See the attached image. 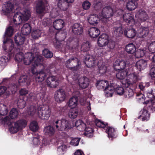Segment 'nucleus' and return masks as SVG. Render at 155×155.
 I'll return each mask as SVG.
<instances>
[{
	"instance_id": "f257e3e1",
	"label": "nucleus",
	"mask_w": 155,
	"mask_h": 155,
	"mask_svg": "<svg viewBox=\"0 0 155 155\" xmlns=\"http://www.w3.org/2000/svg\"><path fill=\"white\" fill-rule=\"evenodd\" d=\"M23 62L24 64L26 65H29L31 63L32 64L33 67L31 68V71L32 73L35 72L34 71V68L36 67L40 66L43 67L42 64L41 57L40 55L35 56V55L31 52L25 53L24 55Z\"/></svg>"
},
{
	"instance_id": "f03ea898",
	"label": "nucleus",
	"mask_w": 155,
	"mask_h": 155,
	"mask_svg": "<svg viewBox=\"0 0 155 155\" xmlns=\"http://www.w3.org/2000/svg\"><path fill=\"white\" fill-rule=\"evenodd\" d=\"M30 16V12L27 10L24 11L22 13L17 12L14 16L13 22L16 25H20L23 21H27Z\"/></svg>"
},
{
	"instance_id": "7ed1b4c3",
	"label": "nucleus",
	"mask_w": 155,
	"mask_h": 155,
	"mask_svg": "<svg viewBox=\"0 0 155 155\" xmlns=\"http://www.w3.org/2000/svg\"><path fill=\"white\" fill-rule=\"evenodd\" d=\"M80 62L76 58H72L65 62L66 67L71 70L77 71L79 68Z\"/></svg>"
},
{
	"instance_id": "20e7f679",
	"label": "nucleus",
	"mask_w": 155,
	"mask_h": 155,
	"mask_svg": "<svg viewBox=\"0 0 155 155\" xmlns=\"http://www.w3.org/2000/svg\"><path fill=\"white\" fill-rule=\"evenodd\" d=\"M114 11L113 8L110 6H108L104 8L102 10V15L103 18L102 19V21L104 23L107 22L108 18L113 16Z\"/></svg>"
},
{
	"instance_id": "39448f33",
	"label": "nucleus",
	"mask_w": 155,
	"mask_h": 155,
	"mask_svg": "<svg viewBox=\"0 0 155 155\" xmlns=\"http://www.w3.org/2000/svg\"><path fill=\"white\" fill-rule=\"evenodd\" d=\"M127 77L128 79L125 83V85L127 87L136 83L138 81L139 76L138 74L134 72Z\"/></svg>"
},
{
	"instance_id": "423d86ee",
	"label": "nucleus",
	"mask_w": 155,
	"mask_h": 155,
	"mask_svg": "<svg viewBox=\"0 0 155 155\" xmlns=\"http://www.w3.org/2000/svg\"><path fill=\"white\" fill-rule=\"evenodd\" d=\"M108 36L105 34H103L99 37L97 40L98 45L101 47L106 46L108 43Z\"/></svg>"
},
{
	"instance_id": "0eeeda50",
	"label": "nucleus",
	"mask_w": 155,
	"mask_h": 155,
	"mask_svg": "<svg viewBox=\"0 0 155 155\" xmlns=\"http://www.w3.org/2000/svg\"><path fill=\"white\" fill-rule=\"evenodd\" d=\"M54 98L55 101L58 102L64 101L66 98L65 92L62 89L57 90L55 94Z\"/></svg>"
},
{
	"instance_id": "6e6552de",
	"label": "nucleus",
	"mask_w": 155,
	"mask_h": 155,
	"mask_svg": "<svg viewBox=\"0 0 155 155\" xmlns=\"http://www.w3.org/2000/svg\"><path fill=\"white\" fill-rule=\"evenodd\" d=\"M4 14L6 15H10L15 12L13 5L10 2L5 4L2 9Z\"/></svg>"
},
{
	"instance_id": "1a4fd4ad",
	"label": "nucleus",
	"mask_w": 155,
	"mask_h": 155,
	"mask_svg": "<svg viewBox=\"0 0 155 155\" xmlns=\"http://www.w3.org/2000/svg\"><path fill=\"white\" fill-rule=\"evenodd\" d=\"M135 17L141 22L146 21L148 16L146 12L142 10H139L136 13Z\"/></svg>"
},
{
	"instance_id": "9d476101",
	"label": "nucleus",
	"mask_w": 155,
	"mask_h": 155,
	"mask_svg": "<svg viewBox=\"0 0 155 155\" xmlns=\"http://www.w3.org/2000/svg\"><path fill=\"white\" fill-rule=\"evenodd\" d=\"M57 5L58 8L63 11H66L71 5L65 0H58Z\"/></svg>"
},
{
	"instance_id": "9b49d317",
	"label": "nucleus",
	"mask_w": 155,
	"mask_h": 155,
	"mask_svg": "<svg viewBox=\"0 0 155 155\" xmlns=\"http://www.w3.org/2000/svg\"><path fill=\"white\" fill-rule=\"evenodd\" d=\"M78 82L80 87L84 89L88 86L89 80L88 78L83 77L79 79Z\"/></svg>"
},
{
	"instance_id": "f8f14e48",
	"label": "nucleus",
	"mask_w": 155,
	"mask_h": 155,
	"mask_svg": "<svg viewBox=\"0 0 155 155\" xmlns=\"http://www.w3.org/2000/svg\"><path fill=\"white\" fill-rule=\"evenodd\" d=\"M136 33V31L132 28H126L124 30V34L126 37L131 38L135 37Z\"/></svg>"
},
{
	"instance_id": "ddd939ff",
	"label": "nucleus",
	"mask_w": 155,
	"mask_h": 155,
	"mask_svg": "<svg viewBox=\"0 0 155 155\" xmlns=\"http://www.w3.org/2000/svg\"><path fill=\"white\" fill-rule=\"evenodd\" d=\"M125 66V62L123 60H117L116 61L114 64V69L116 71L123 70Z\"/></svg>"
},
{
	"instance_id": "4468645a",
	"label": "nucleus",
	"mask_w": 155,
	"mask_h": 155,
	"mask_svg": "<svg viewBox=\"0 0 155 155\" xmlns=\"http://www.w3.org/2000/svg\"><path fill=\"white\" fill-rule=\"evenodd\" d=\"M45 8V3L44 1L40 0L37 3L36 7V11L37 13L41 14L43 12Z\"/></svg>"
},
{
	"instance_id": "2eb2a0df",
	"label": "nucleus",
	"mask_w": 155,
	"mask_h": 155,
	"mask_svg": "<svg viewBox=\"0 0 155 155\" xmlns=\"http://www.w3.org/2000/svg\"><path fill=\"white\" fill-rule=\"evenodd\" d=\"M72 31L75 35H80L83 32L82 26L78 23L74 24L72 27Z\"/></svg>"
},
{
	"instance_id": "dca6fc26",
	"label": "nucleus",
	"mask_w": 155,
	"mask_h": 155,
	"mask_svg": "<svg viewBox=\"0 0 155 155\" xmlns=\"http://www.w3.org/2000/svg\"><path fill=\"white\" fill-rule=\"evenodd\" d=\"M125 2H127L126 8L127 9L130 11L133 10L137 8V3L136 2L131 0L127 1V0H123Z\"/></svg>"
},
{
	"instance_id": "f3484780",
	"label": "nucleus",
	"mask_w": 155,
	"mask_h": 155,
	"mask_svg": "<svg viewBox=\"0 0 155 155\" xmlns=\"http://www.w3.org/2000/svg\"><path fill=\"white\" fill-rule=\"evenodd\" d=\"M95 61V59L93 56L88 55L85 58V64L89 68L93 67L94 65Z\"/></svg>"
},
{
	"instance_id": "a211bd4d",
	"label": "nucleus",
	"mask_w": 155,
	"mask_h": 155,
	"mask_svg": "<svg viewBox=\"0 0 155 155\" xmlns=\"http://www.w3.org/2000/svg\"><path fill=\"white\" fill-rule=\"evenodd\" d=\"M149 30L147 28H140L138 30V36L140 38H144L148 34Z\"/></svg>"
},
{
	"instance_id": "6ab92c4d",
	"label": "nucleus",
	"mask_w": 155,
	"mask_h": 155,
	"mask_svg": "<svg viewBox=\"0 0 155 155\" xmlns=\"http://www.w3.org/2000/svg\"><path fill=\"white\" fill-rule=\"evenodd\" d=\"M64 22L61 19L56 20L53 22L54 27L56 30H59L61 29L64 25Z\"/></svg>"
},
{
	"instance_id": "aec40b11",
	"label": "nucleus",
	"mask_w": 155,
	"mask_h": 155,
	"mask_svg": "<svg viewBox=\"0 0 155 155\" xmlns=\"http://www.w3.org/2000/svg\"><path fill=\"white\" fill-rule=\"evenodd\" d=\"M14 39L15 43L18 46L22 45L25 40L24 36L18 34L15 35Z\"/></svg>"
},
{
	"instance_id": "412c9836",
	"label": "nucleus",
	"mask_w": 155,
	"mask_h": 155,
	"mask_svg": "<svg viewBox=\"0 0 155 155\" xmlns=\"http://www.w3.org/2000/svg\"><path fill=\"white\" fill-rule=\"evenodd\" d=\"M88 32L90 36L93 38L97 37L100 33L99 29L95 27L90 28Z\"/></svg>"
},
{
	"instance_id": "4be33fe9",
	"label": "nucleus",
	"mask_w": 155,
	"mask_h": 155,
	"mask_svg": "<svg viewBox=\"0 0 155 155\" xmlns=\"http://www.w3.org/2000/svg\"><path fill=\"white\" fill-rule=\"evenodd\" d=\"M99 20L98 16L96 14L90 15L88 19V22L92 25L97 24Z\"/></svg>"
},
{
	"instance_id": "5701e85b",
	"label": "nucleus",
	"mask_w": 155,
	"mask_h": 155,
	"mask_svg": "<svg viewBox=\"0 0 155 155\" xmlns=\"http://www.w3.org/2000/svg\"><path fill=\"white\" fill-rule=\"evenodd\" d=\"M123 18L124 20L129 24H134V18L130 13H127L124 14Z\"/></svg>"
},
{
	"instance_id": "b1692460",
	"label": "nucleus",
	"mask_w": 155,
	"mask_h": 155,
	"mask_svg": "<svg viewBox=\"0 0 155 155\" xmlns=\"http://www.w3.org/2000/svg\"><path fill=\"white\" fill-rule=\"evenodd\" d=\"M31 28L28 24H25L21 29V32L23 35H27L31 32Z\"/></svg>"
},
{
	"instance_id": "393cba45",
	"label": "nucleus",
	"mask_w": 155,
	"mask_h": 155,
	"mask_svg": "<svg viewBox=\"0 0 155 155\" xmlns=\"http://www.w3.org/2000/svg\"><path fill=\"white\" fill-rule=\"evenodd\" d=\"M126 51L129 54H133L136 50V48L135 46L133 43H130L127 45L125 48Z\"/></svg>"
},
{
	"instance_id": "a878e982",
	"label": "nucleus",
	"mask_w": 155,
	"mask_h": 155,
	"mask_svg": "<svg viewBox=\"0 0 155 155\" xmlns=\"http://www.w3.org/2000/svg\"><path fill=\"white\" fill-rule=\"evenodd\" d=\"M45 112V111L42 110L40 107H38V108L37 114L39 117L43 120H48V114H44Z\"/></svg>"
},
{
	"instance_id": "bb28decb",
	"label": "nucleus",
	"mask_w": 155,
	"mask_h": 155,
	"mask_svg": "<svg viewBox=\"0 0 155 155\" xmlns=\"http://www.w3.org/2000/svg\"><path fill=\"white\" fill-rule=\"evenodd\" d=\"M60 123H61V125L59 130H65L66 128H69V123L68 121L64 119H62L61 120H60Z\"/></svg>"
},
{
	"instance_id": "cd10ccee",
	"label": "nucleus",
	"mask_w": 155,
	"mask_h": 155,
	"mask_svg": "<svg viewBox=\"0 0 155 155\" xmlns=\"http://www.w3.org/2000/svg\"><path fill=\"white\" fill-rule=\"evenodd\" d=\"M107 132L108 137L109 138H111L112 139L116 137V132L114 128L109 127L107 130Z\"/></svg>"
},
{
	"instance_id": "c85d7f7f",
	"label": "nucleus",
	"mask_w": 155,
	"mask_h": 155,
	"mask_svg": "<svg viewBox=\"0 0 155 155\" xmlns=\"http://www.w3.org/2000/svg\"><path fill=\"white\" fill-rule=\"evenodd\" d=\"M78 98L76 97H71L69 100L68 103V105L72 108L75 107L77 105Z\"/></svg>"
},
{
	"instance_id": "c756f323",
	"label": "nucleus",
	"mask_w": 155,
	"mask_h": 155,
	"mask_svg": "<svg viewBox=\"0 0 155 155\" xmlns=\"http://www.w3.org/2000/svg\"><path fill=\"white\" fill-rule=\"evenodd\" d=\"M146 65L147 63L143 60H140L136 63L137 67L140 70L146 67Z\"/></svg>"
},
{
	"instance_id": "7c9ffc66",
	"label": "nucleus",
	"mask_w": 155,
	"mask_h": 155,
	"mask_svg": "<svg viewBox=\"0 0 155 155\" xmlns=\"http://www.w3.org/2000/svg\"><path fill=\"white\" fill-rule=\"evenodd\" d=\"M91 46L89 42L86 41L83 42L81 46V50L84 52L88 51L90 50Z\"/></svg>"
},
{
	"instance_id": "2f4dec72",
	"label": "nucleus",
	"mask_w": 155,
	"mask_h": 155,
	"mask_svg": "<svg viewBox=\"0 0 155 155\" xmlns=\"http://www.w3.org/2000/svg\"><path fill=\"white\" fill-rule=\"evenodd\" d=\"M49 78L51 80V81L49 83V87L53 88L56 87L58 84V82L56 81L57 79L56 77L54 76H49Z\"/></svg>"
},
{
	"instance_id": "473e14b6",
	"label": "nucleus",
	"mask_w": 155,
	"mask_h": 155,
	"mask_svg": "<svg viewBox=\"0 0 155 155\" xmlns=\"http://www.w3.org/2000/svg\"><path fill=\"white\" fill-rule=\"evenodd\" d=\"M96 84L98 88L100 89H105L107 86L108 83L107 81L102 80L97 81Z\"/></svg>"
},
{
	"instance_id": "72a5a7b5",
	"label": "nucleus",
	"mask_w": 155,
	"mask_h": 155,
	"mask_svg": "<svg viewBox=\"0 0 155 155\" xmlns=\"http://www.w3.org/2000/svg\"><path fill=\"white\" fill-rule=\"evenodd\" d=\"M17 89V87L16 85L14 84H10L8 87H6V90L8 94L15 93Z\"/></svg>"
},
{
	"instance_id": "f704fd0d",
	"label": "nucleus",
	"mask_w": 155,
	"mask_h": 155,
	"mask_svg": "<svg viewBox=\"0 0 155 155\" xmlns=\"http://www.w3.org/2000/svg\"><path fill=\"white\" fill-rule=\"evenodd\" d=\"M93 130L91 127H86L85 129L84 135L89 137H91L93 136Z\"/></svg>"
},
{
	"instance_id": "c9c22d12",
	"label": "nucleus",
	"mask_w": 155,
	"mask_h": 155,
	"mask_svg": "<svg viewBox=\"0 0 155 155\" xmlns=\"http://www.w3.org/2000/svg\"><path fill=\"white\" fill-rule=\"evenodd\" d=\"M78 114V110L75 109H71L70 110L68 115L71 118L74 119L76 117Z\"/></svg>"
},
{
	"instance_id": "e433bc0d",
	"label": "nucleus",
	"mask_w": 155,
	"mask_h": 155,
	"mask_svg": "<svg viewBox=\"0 0 155 155\" xmlns=\"http://www.w3.org/2000/svg\"><path fill=\"white\" fill-rule=\"evenodd\" d=\"M142 117V120L143 121L147 120H149L150 117V114L148 113L147 111L145 109H143L141 115L139 117Z\"/></svg>"
},
{
	"instance_id": "4c0bfd02",
	"label": "nucleus",
	"mask_w": 155,
	"mask_h": 155,
	"mask_svg": "<svg viewBox=\"0 0 155 155\" xmlns=\"http://www.w3.org/2000/svg\"><path fill=\"white\" fill-rule=\"evenodd\" d=\"M18 112L15 108H12L10 112L9 115L12 119L16 118L18 116Z\"/></svg>"
},
{
	"instance_id": "58836bf2",
	"label": "nucleus",
	"mask_w": 155,
	"mask_h": 155,
	"mask_svg": "<svg viewBox=\"0 0 155 155\" xmlns=\"http://www.w3.org/2000/svg\"><path fill=\"white\" fill-rule=\"evenodd\" d=\"M29 128L31 131L34 132L36 131L38 128V123L35 121L32 122L30 124Z\"/></svg>"
},
{
	"instance_id": "ea45409f",
	"label": "nucleus",
	"mask_w": 155,
	"mask_h": 155,
	"mask_svg": "<svg viewBox=\"0 0 155 155\" xmlns=\"http://www.w3.org/2000/svg\"><path fill=\"white\" fill-rule=\"evenodd\" d=\"M0 108L1 109L0 110V117H2V116L6 115L8 113V110L6 107L3 104H2L0 105Z\"/></svg>"
},
{
	"instance_id": "a19ab883",
	"label": "nucleus",
	"mask_w": 155,
	"mask_h": 155,
	"mask_svg": "<svg viewBox=\"0 0 155 155\" xmlns=\"http://www.w3.org/2000/svg\"><path fill=\"white\" fill-rule=\"evenodd\" d=\"M117 78L119 79L122 80L126 76L125 71L124 70L119 71L116 74Z\"/></svg>"
},
{
	"instance_id": "79ce46f5",
	"label": "nucleus",
	"mask_w": 155,
	"mask_h": 155,
	"mask_svg": "<svg viewBox=\"0 0 155 155\" xmlns=\"http://www.w3.org/2000/svg\"><path fill=\"white\" fill-rule=\"evenodd\" d=\"M24 55L22 52H19L18 53H17L15 58V60L18 62L23 61Z\"/></svg>"
},
{
	"instance_id": "37998d69",
	"label": "nucleus",
	"mask_w": 155,
	"mask_h": 155,
	"mask_svg": "<svg viewBox=\"0 0 155 155\" xmlns=\"http://www.w3.org/2000/svg\"><path fill=\"white\" fill-rule=\"evenodd\" d=\"M3 43L4 44H6V45H9V47L8 49L7 50L9 51H11L13 49V42L11 39L8 40L6 41H4Z\"/></svg>"
},
{
	"instance_id": "c03bdc74",
	"label": "nucleus",
	"mask_w": 155,
	"mask_h": 155,
	"mask_svg": "<svg viewBox=\"0 0 155 155\" xmlns=\"http://www.w3.org/2000/svg\"><path fill=\"white\" fill-rule=\"evenodd\" d=\"M8 61V58L5 56H2L0 58V66L4 67Z\"/></svg>"
},
{
	"instance_id": "a18cd8bd",
	"label": "nucleus",
	"mask_w": 155,
	"mask_h": 155,
	"mask_svg": "<svg viewBox=\"0 0 155 155\" xmlns=\"http://www.w3.org/2000/svg\"><path fill=\"white\" fill-rule=\"evenodd\" d=\"M135 52V56L137 58H140L144 55V51L143 50L138 49Z\"/></svg>"
},
{
	"instance_id": "49530a36",
	"label": "nucleus",
	"mask_w": 155,
	"mask_h": 155,
	"mask_svg": "<svg viewBox=\"0 0 155 155\" xmlns=\"http://www.w3.org/2000/svg\"><path fill=\"white\" fill-rule=\"evenodd\" d=\"M41 34V31L39 30L34 31L32 33V36L33 38L36 39L40 36Z\"/></svg>"
},
{
	"instance_id": "de8ad7c7",
	"label": "nucleus",
	"mask_w": 155,
	"mask_h": 155,
	"mask_svg": "<svg viewBox=\"0 0 155 155\" xmlns=\"http://www.w3.org/2000/svg\"><path fill=\"white\" fill-rule=\"evenodd\" d=\"M114 34L117 37H120L123 34L122 28L120 27L116 28L114 31Z\"/></svg>"
},
{
	"instance_id": "09e8293b",
	"label": "nucleus",
	"mask_w": 155,
	"mask_h": 155,
	"mask_svg": "<svg viewBox=\"0 0 155 155\" xmlns=\"http://www.w3.org/2000/svg\"><path fill=\"white\" fill-rule=\"evenodd\" d=\"M99 72L101 74L105 73L107 71V67L104 64L102 63L101 66H98Z\"/></svg>"
},
{
	"instance_id": "8fccbe9b",
	"label": "nucleus",
	"mask_w": 155,
	"mask_h": 155,
	"mask_svg": "<svg viewBox=\"0 0 155 155\" xmlns=\"http://www.w3.org/2000/svg\"><path fill=\"white\" fill-rule=\"evenodd\" d=\"M107 45L108 49L107 51H110L112 50L115 47V42L114 41H108V42Z\"/></svg>"
},
{
	"instance_id": "3c124183",
	"label": "nucleus",
	"mask_w": 155,
	"mask_h": 155,
	"mask_svg": "<svg viewBox=\"0 0 155 155\" xmlns=\"http://www.w3.org/2000/svg\"><path fill=\"white\" fill-rule=\"evenodd\" d=\"M13 33V28L12 27H9L6 29L4 36L7 35L8 36H11Z\"/></svg>"
},
{
	"instance_id": "603ef678",
	"label": "nucleus",
	"mask_w": 155,
	"mask_h": 155,
	"mask_svg": "<svg viewBox=\"0 0 155 155\" xmlns=\"http://www.w3.org/2000/svg\"><path fill=\"white\" fill-rule=\"evenodd\" d=\"M27 79L28 78L27 76L24 75L20 77L18 82L20 85H21V83H26V84H27Z\"/></svg>"
},
{
	"instance_id": "864d4df0",
	"label": "nucleus",
	"mask_w": 155,
	"mask_h": 155,
	"mask_svg": "<svg viewBox=\"0 0 155 155\" xmlns=\"http://www.w3.org/2000/svg\"><path fill=\"white\" fill-rule=\"evenodd\" d=\"M150 51L152 53H155V41L150 43L148 47Z\"/></svg>"
},
{
	"instance_id": "5fc2aeb1",
	"label": "nucleus",
	"mask_w": 155,
	"mask_h": 155,
	"mask_svg": "<svg viewBox=\"0 0 155 155\" xmlns=\"http://www.w3.org/2000/svg\"><path fill=\"white\" fill-rule=\"evenodd\" d=\"M80 138H75L73 139L71 142V144L74 146H78L80 140Z\"/></svg>"
},
{
	"instance_id": "6e6d98bb",
	"label": "nucleus",
	"mask_w": 155,
	"mask_h": 155,
	"mask_svg": "<svg viewBox=\"0 0 155 155\" xmlns=\"http://www.w3.org/2000/svg\"><path fill=\"white\" fill-rule=\"evenodd\" d=\"M37 67H36V68H34V71H35V72L34 73H33V74H35L36 73L37 76L35 78L36 80L38 82H41L43 81L44 80V78H41V77H40V76L38 75V73H37V71H36V69H37Z\"/></svg>"
},
{
	"instance_id": "4d7b16f0",
	"label": "nucleus",
	"mask_w": 155,
	"mask_h": 155,
	"mask_svg": "<svg viewBox=\"0 0 155 155\" xmlns=\"http://www.w3.org/2000/svg\"><path fill=\"white\" fill-rule=\"evenodd\" d=\"M40 142L37 137H34L33 138L32 143L35 146H37L39 145L40 144Z\"/></svg>"
},
{
	"instance_id": "13d9d810",
	"label": "nucleus",
	"mask_w": 155,
	"mask_h": 155,
	"mask_svg": "<svg viewBox=\"0 0 155 155\" xmlns=\"http://www.w3.org/2000/svg\"><path fill=\"white\" fill-rule=\"evenodd\" d=\"M54 126L51 123L50 126H49V136H52L54 135L55 131L53 127Z\"/></svg>"
},
{
	"instance_id": "bf43d9fd",
	"label": "nucleus",
	"mask_w": 155,
	"mask_h": 155,
	"mask_svg": "<svg viewBox=\"0 0 155 155\" xmlns=\"http://www.w3.org/2000/svg\"><path fill=\"white\" fill-rule=\"evenodd\" d=\"M90 3L87 1H84L82 4L83 8L85 10L88 9L90 8Z\"/></svg>"
},
{
	"instance_id": "052dcab7",
	"label": "nucleus",
	"mask_w": 155,
	"mask_h": 155,
	"mask_svg": "<svg viewBox=\"0 0 155 155\" xmlns=\"http://www.w3.org/2000/svg\"><path fill=\"white\" fill-rule=\"evenodd\" d=\"M124 71H125L126 76H127V77L134 72L133 71V68H128Z\"/></svg>"
},
{
	"instance_id": "680f3d73",
	"label": "nucleus",
	"mask_w": 155,
	"mask_h": 155,
	"mask_svg": "<svg viewBox=\"0 0 155 155\" xmlns=\"http://www.w3.org/2000/svg\"><path fill=\"white\" fill-rule=\"evenodd\" d=\"M25 101L22 99L17 102V105L20 108H24L25 107Z\"/></svg>"
},
{
	"instance_id": "e2e57ef3",
	"label": "nucleus",
	"mask_w": 155,
	"mask_h": 155,
	"mask_svg": "<svg viewBox=\"0 0 155 155\" xmlns=\"http://www.w3.org/2000/svg\"><path fill=\"white\" fill-rule=\"evenodd\" d=\"M116 90L117 94L120 95H122L124 92V88L122 87H117Z\"/></svg>"
},
{
	"instance_id": "0e129e2a",
	"label": "nucleus",
	"mask_w": 155,
	"mask_h": 155,
	"mask_svg": "<svg viewBox=\"0 0 155 155\" xmlns=\"http://www.w3.org/2000/svg\"><path fill=\"white\" fill-rule=\"evenodd\" d=\"M65 35L64 33H59L58 35L59 37L57 38L58 40L60 41H63L65 38Z\"/></svg>"
},
{
	"instance_id": "69168bd1",
	"label": "nucleus",
	"mask_w": 155,
	"mask_h": 155,
	"mask_svg": "<svg viewBox=\"0 0 155 155\" xmlns=\"http://www.w3.org/2000/svg\"><path fill=\"white\" fill-rule=\"evenodd\" d=\"M94 8L96 10H99L101 8V4L100 2L94 4Z\"/></svg>"
},
{
	"instance_id": "338daca9",
	"label": "nucleus",
	"mask_w": 155,
	"mask_h": 155,
	"mask_svg": "<svg viewBox=\"0 0 155 155\" xmlns=\"http://www.w3.org/2000/svg\"><path fill=\"white\" fill-rule=\"evenodd\" d=\"M28 91L25 89H21L19 91L21 95H25L28 93Z\"/></svg>"
},
{
	"instance_id": "774afa93",
	"label": "nucleus",
	"mask_w": 155,
	"mask_h": 155,
	"mask_svg": "<svg viewBox=\"0 0 155 155\" xmlns=\"http://www.w3.org/2000/svg\"><path fill=\"white\" fill-rule=\"evenodd\" d=\"M85 127V124L84 123H83L79 126L77 128L78 130L81 131L84 130Z\"/></svg>"
}]
</instances>
